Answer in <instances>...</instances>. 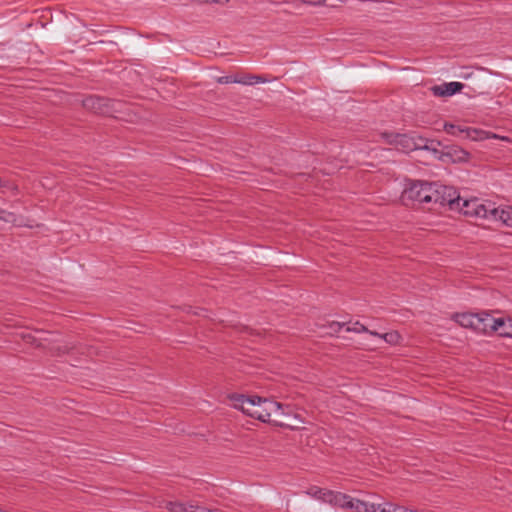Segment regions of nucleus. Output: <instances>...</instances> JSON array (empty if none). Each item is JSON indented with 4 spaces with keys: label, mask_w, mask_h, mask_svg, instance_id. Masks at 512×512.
<instances>
[{
    "label": "nucleus",
    "mask_w": 512,
    "mask_h": 512,
    "mask_svg": "<svg viewBox=\"0 0 512 512\" xmlns=\"http://www.w3.org/2000/svg\"><path fill=\"white\" fill-rule=\"evenodd\" d=\"M461 82H449L433 87V93L436 96H452L463 88Z\"/></svg>",
    "instance_id": "9d476101"
},
{
    "label": "nucleus",
    "mask_w": 512,
    "mask_h": 512,
    "mask_svg": "<svg viewBox=\"0 0 512 512\" xmlns=\"http://www.w3.org/2000/svg\"><path fill=\"white\" fill-rule=\"evenodd\" d=\"M444 130L446 133H448L450 135L458 136L463 139H469V140H473V141H481V140L491 139V138L502 139V140L505 139V137H500L494 133H491V132H488V131H485L482 129H476V128H472V127H461V126H457V125H454L451 123H445Z\"/></svg>",
    "instance_id": "39448f33"
},
{
    "label": "nucleus",
    "mask_w": 512,
    "mask_h": 512,
    "mask_svg": "<svg viewBox=\"0 0 512 512\" xmlns=\"http://www.w3.org/2000/svg\"><path fill=\"white\" fill-rule=\"evenodd\" d=\"M379 512H412V509L391 502H385L380 504Z\"/></svg>",
    "instance_id": "2eb2a0df"
},
{
    "label": "nucleus",
    "mask_w": 512,
    "mask_h": 512,
    "mask_svg": "<svg viewBox=\"0 0 512 512\" xmlns=\"http://www.w3.org/2000/svg\"><path fill=\"white\" fill-rule=\"evenodd\" d=\"M306 493L315 499L322 500L323 502L334 506V498H336L338 491H332L314 486L311 487Z\"/></svg>",
    "instance_id": "1a4fd4ad"
},
{
    "label": "nucleus",
    "mask_w": 512,
    "mask_h": 512,
    "mask_svg": "<svg viewBox=\"0 0 512 512\" xmlns=\"http://www.w3.org/2000/svg\"><path fill=\"white\" fill-rule=\"evenodd\" d=\"M334 325H336L338 327V329L336 331L341 330L345 326V330L347 332H355V333H364V332L370 333L371 332L363 324H361L358 321H356L354 323H348V324L335 323Z\"/></svg>",
    "instance_id": "4468645a"
},
{
    "label": "nucleus",
    "mask_w": 512,
    "mask_h": 512,
    "mask_svg": "<svg viewBox=\"0 0 512 512\" xmlns=\"http://www.w3.org/2000/svg\"><path fill=\"white\" fill-rule=\"evenodd\" d=\"M489 220L501 222L505 226L512 228V206L495 207L492 204Z\"/></svg>",
    "instance_id": "6e6552de"
},
{
    "label": "nucleus",
    "mask_w": 512,
    "mask_h": 512,
    "mask_svg": "<svg viewBox=\"0 0 512 512\" xmlns=\"http://www.w3.org/2000/svg\"><path fill=\"white\" fill-rule=\"evenodd\" d=\"M0 220L4 222H12L14 220V215L0 209Z\"/></svg>",
    "instance_id": "6ab92c4d"
},
{
    "label": "nucleus",
    "mask_w": 512,
    "mask_h": 512,
    "mask_svg": "<svg viewBox=\"0 0 512 512\" xmlns=\"http://www.w3.org/2000/svg\"><path fill=\"white\" fill-rule=\"evenodd\" d=\"M502 325L496 332H498L501 336L512 338V318L503 319Z\"/></svg>",
    "instance_id": "f3484780"
},
{
    "label": "nucleus",
    "mask_w": 512,
    "mask_h": 512,
    "mask_svg": "<svg viewBox=\"0 0 512 512\" xmlns=\"http://www.w3.org/2000/svg\"><path fill=\"white\" fill-rule=\"evenodd\" d=\"M440 189L445 188L435 183L410 181L401 193V201L405 205L413 203H438L443 205L446 198Z\"/></svg>",
    "instance_id": "f03ea898"
},
{
    "label": "nucleus",
    "mask_w": 512,
    "mask_h": 512,
    "mask_svg": "<svg viewBox=\"0 0 512 512\" xmlns=\"http://www.w3.org/2000/svg\"><path fill=\"white\" fill-rule=\"evenodd\" d=\"M89 101H94V100H93V98H90L89 100H87V102H85V105H88Z\"/></svg>",
    "instance_id": "4be33fe9"
},
{
    "label": "nucleus",
    "mask_w": 512,
    "mask_h": 512,
    "mask_svg": "<svg viewBox=\"0 0 512 512\" xmlns=\"http://www.w3.org/2000/svg\"><path fill=\"white\" fill-rule=\"evenodd\" d=\"M270 81H271L270 79L263 77V76L245 74V75H237L236 84L252 86L255 84L268 83Z\"/></svg>",
    "instance_id": "f8f14e48"
},
{
    "label": "nucleus",
    "mask_w": 512,
    "mask_h": 512,
    "mask_svg": "<svg viewBox=\"0 0 512 512\" xmlns=\"http://www.w3.org/2000/svg\"><path fill=\"white\" fill-rule=\"evenodd\" d=\"M237 75H228V76H221L217 79V82L219 84H236Z\"/></svg>",
    "instance_id": "a211bd4d"
},
{
    "label": "nucleus",
    "mask_w": 512,
    "mask_h": 512,
    "mask_svg": "<svg viewBox=\"0 0 512 512\" xmlns=\"http://www.w3.org/2000/svg\"><path fill=\"white\" fill-rule=\"evenodd\" d=\"M381 136L388 144L395 146L397 150L403 153H409L420 148L415 140L406 134L385 132Z\"/></svg>",
    "instance_id": "423d86ee"
},
{
    "label": "nucleus",
    "mask_w": 512,
    "mask_h": 512,
    "mask_svg": "<svg viewBox=\"0 0 512 512\" xmlns=\"http://www.w3.org/2000/svg\"><path fill=\"white\" fill-rule=\"evenodd\" d=\"M455 320L462 327L470 328L477 332V326L479 327L478 313H460L455 316Z\"/></svg>",
    "instance_id": "9b49d317"
},
{
    "label": "nucleus",
    "mask_w": 512,
    "mask_h": 512,
    "mask_svg": "<svg viewBox=\"0 0 512 512\" xmlns=\"http://www.w3.org/2000/svg\"><path fill=\"white\" fill-rule=\"evenodd\" d=\"M412 512H420V511H418V510H415V509H412Z\"/></svg>",
    "instance_id": "5701e85b"
},
{
    "label": "nucleus",
    "mask_w": 512,
    "mask_h": 512,
    "mask_svg": "<svg viewBox=\"0 0 512 512\" xmlns=\"http://www.w3.org/2000/svg\"><path fill=\"white\" fill-rule=\"evenodd\" d=\"M370 334L382 338L385 342H387L391 345L397 344L400 340V335L396 331H391V332H387L384 334H379L377 332H370Z\"/></svg>",
    "instance_id": "dca6fc26"
},
{
    "label": "nucleus",
    "mask_w": 512,
    "mask_h": 512,
    "mask_svg": "<svg viewBox=\"0 0 512 512\" xmlns=\"http://www.w3.org/2000/svg\"><path fill=\"white\" fill-rule=\"evenodd\" d=\"M479 327L477 326V333H491L496 332L501 327L502 318H494L487 312L478 313Z\"/></svg>",
    "instance_id": "0eeeda50"
},
{
    "label": "nucleus",
    "mask_w": 512,
    "mask_h": 512,
    "mask_svg": "<svg viewBox=\"0 0 512 512\" xmlns=\"http://www.w3.org/2000/svg\"><path fill=\"white\" fill-rule=\"evenodd\" d=\"M233 407L241 410L245 414L258 419L262 422L270 420L271 413L276 415H284L288 418V422H279L282 427L297 429V424L303 423V420L297 414H285L281 404L274 401H268L259 396L247 397L245 395L235 394L230 397Z\"/></svg>",
    "instance_id": "f257e3e1"
},
{
    "label": "nucleus",
    "mask_w": 512,
    "mask_h": 512,
    "mask_svg": "<svg viewBox=\"0 0 512 512\" xmlns=\"http://www.w3.org/2000/svg\"><path fill=\"white\" fill-rule=\"evenodd\" d=\"M204 1L209 2V3L220 4V5H225L229 2V0H204Z\"/></svg>",
    "instance_id": "aec40b11"
},
{
    "label": "nucleus",
    "mask_w": 512,
    "mask_h": 512,
    "mask_svg": "<svg viewBox=\"0 0 512 512\" xmlns=\"http://www.w3.org/2000/svg\"><path fill=\"white\" fill-rule=\"evenodd\" d=\"M198 512H222V511L218 510V509H207V508L199 506Z\"/></svg>",
    "instance_id": "412c9836"
},
{
    "label": "nucleus",
    "mask_w": 512,
    "mask_h": 512,
    "mask_svg": "<svg viewBox=\"0 0 512 512\" xmlns=\"http://www.w3.org/2000/svg\"><path fill=\"white\" fill-rule=\"evenodd\" d=\"M452 209H458L462 214L471 217L488 219L490 216L493 203H482L479 199H464L457 197L454 199H446Z\"/></svg>",
    "instance_id": "7ed1b4c3"
},
{
    "label": "nucleus",
    "mask_w": 512,
    "mask_h": 512,
    "mask_svg": "<svg viewBox=\"0 0 512 512\" xmlns=\"http://www.w3.org/2000/svg\"><path fill=\"white\" fill-rule=\"evenodd\" d=\"M334 506L351 512H379L380 510V504L354 498L342 492H338L334 498Z\"/></svg>",
    "instance_id": "20e7f679"
},
{
    "label": "nucleus",
    "mask_w": 512,
    "mask_h": 512,
    "mask_svg": "<svg viewBox=\"0 0 512 512\" xmlns=\"http://www.w3.org/2000/svg\"><path fill=\"white\" fill-rule=\"evenodd\" d=\"M165 507L169 512H198L199 508V506H187L182 502H167Z\"/></svg>",
    "instance_id": "ddd939ff"
}]
</instances>
